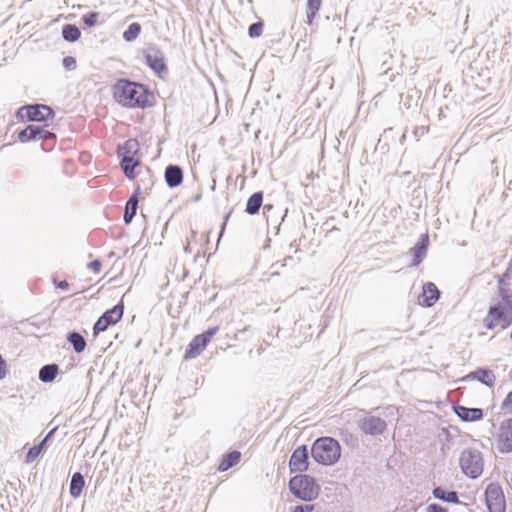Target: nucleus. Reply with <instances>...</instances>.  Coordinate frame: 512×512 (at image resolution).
<instances>
[{"instance_id": "1", "label": "nucleus", "mask_w": 512, "mask_h": 512, "mask_svg": "<svg viewBox=\"0 0 512 512\" xmlns=\"http://www.w3.org/2000/svg\"><path fill=\"white\" fill-rule=\"evenodd\" d=\"M114 98L122 106L145 108L149 106L148 90L142 84L121 79L113 87Z\"/></svg>"}, {"instance_id": "2", "label": "nucleus", "mask_w": 512, "mask_h": 512, "mask_svg": "<svg viewBox=\"0 0 512 512\" xmlns=\"http://www.w3.org/2000/svg\"><path fill=\"white\" fill-rule=\"evenodd\" d=\"M311 455L313 459L323 465L334 464L341 456V447L332 437L318 438L312 445Z\"/></svg>"}, {"instance_id": "3", "label": "nucleus", "mask_w": 512, "mask_h": 512, "mask_svg": "<svg viewBox=\"0 0 512 512\" xmlns=\"http://www.w3.org/2000/svg\"><path fill=\"white\" fill-rule=\"evenodd\" d=\"M289 490L296 498L309 502L318 497L320 487L312 476L300 474L290 479Z\"/></svg>"}, {"instance_id": "4", "label": "nucleus", "mask_w": 512, "mask_h": 512, "mask_svg": "<svg viewBox=\"0 0 512 512\" xmlns=\"http://www.w3.org/2000/svg\"><path fill=\"white\" fill-rule=\"evenodd\" d=\"M459 462L462 472L472 479L478 478L483 472V457L481 452L476 449H464Z\"/></svg>"}, {"instance_id": "5", "label": "nucleus", "mask_w": 512, "mask_h": 512, "mask_svg": "<svg viewBox=\"0 0 512 512\" xmlns=\"http://www.w3.org/2000/svg\"><path fill=\"white\" fill-rule=\"evenodd\" d=\"M17 116L22 120L46 122L48 119L53 118L54 112L45 104H34L22 106L18 110Z\"/></svg>"}, {"instance_id": "6", "label": "nucleus", "mask_w": 512, "mask_h": 512, "mask_svg": "<svg viewBox=\"0 0 512 512\" xmlns=\"http://www.w3.org/2000/svg\"><path fill=\"white\" fill-rule=\"evenodd\" d=\"M124 305L120 301L111 309L105 311L96 321L93 327L94 335L107 330L111 325L116 324L123 316Z\"/></svg>"}, {"instance_id": "7", "label": "nucleus", "mask_w": 512, "mask_h": 512, "mask_svg": "<svg viewBox=\"0 0 512 512\" xmlns=\"http://www.w3.org/2000/svg\"><path fill=\"white\" fill-rule=\"evenodd\" d=\"M483 323L484 326L489 330H493L496 327L506 329L512 324V315H509L505 311H502L491 305L486 317L483 320Z\"/></svg>"}, {"instance_id": "8", "label": "nucleus", "mask_w": 512, "mask_h": 512, "mask_svg": "<svg viewBox=\"0 0 512 512\" xmlns=\"http://www.w3.org/2000/svg\"><path fill=\"white\" fill-rule=\"evenodd\" d=\"M485 499L489 512H505V498L498 484L491 483L487 486Z\"/></svg>"}, {"instance_id": "9", "label": "nucleus", "mask_w": 512, "mask_h": 512, "mask_svg": "<svg viewBox=\"0 0 512 512\" xmlns=\"http://www.w3.org/2000/svg\"><path fill=\"white\" fill-rule=\"evenodd\" d=\"M360 430L366 435H381L387 428V423L380 417L366 415L359 421Z\"/></svg>"}, {"instance_id": "10", "label": "nucleus", "mask_w": 512, "mask_h": 512, "mask_svg": "<svg viewBox=\"0 0 512 512\" xmlns=\"http://www.w3.org/2000/svg\"><path fill=\"white\" fill-rule=\"evenodd\" d=\"M144 57L146 64L151 68L157 75H161L167 71V66L164 61L163 53L159 48L150 46L144 50Z\"/></svg>"}, {"instance_id": "11", "label": "nucleus", "mask_w": 512, "mask_h": 512, "mask_svg": "<svg viewBox=\"0 0 512 512\" xmlns=\"http://www.w3.org/2000/svg\"><path fill=\"white\" fill-rule=\"evenodd\" d=\"M308 449L302 445L296 448L289 460V469L291 473L304 472L308 469Z\"/></svg>"}, {"instance_id": "12", "label": "nucleus", "mask_w": 512, "mask_h": 512, "mask_svg": "<svg viewBox=\"0 0 512 512\" xmlns=\"http://www.w3.org/2000/svg\"><path fill=\"white\" fill-rule=\"evenodd\" d=\"M499 450L501 452H512V418L503 421L499 428L498 435Z\"/></svg>"}, {"instance_id": "13", "label": "nucleus", "mask_w": 512, "mask_h": 512, "mask_svg": "<svg viewBox=\"0 0 512 512\" xmlns=\"http://www.w3.org/2000/svg\"><path fill=\"white\" fill-rule=\"evenodd\" d=\"M440 298V291L432 282L423 285L422 294L418 298V303L423 307L433 306Z\"/></svg>"}, {"instance_id": "14", "label": "nucleus", "mask_w": 512, "mask_h": 512, "mask_svg": "<svg viewBox=\"0 0 512 512\" xmlns=\"http://www.w3.org/2000/svg\"><path fill=\"white\" fill-rule=\"evenodd\" d=\"M468 380H477L481 382L482 384L493 387L496 376L494 372L490 369L486 368H478L475 371L470 372L465 377L462 378V381H468Z\"/></svg>"}, {"instance_id": "15", "label": "nucleus", "mask_w": 512, "mask_h": 512, "mask_svg": "<svg viewBox=\"0 0 512 512\" xmlns=\"http://www.w3.org/2000/svg\"><path fill=\"white\" fill-rule=\"evenodd\" d=\"M164 178L168 187H178L183 181V170L178 165H168L165 168Z\"/></svg>"}, {"instance_id": "16", "label": "nucleus", "mask_w": 512, "mask_h": 512, "mask_svg": "<svg viewBox=\"0 0 512 512\" xmlns=\"http://www.w3.org/2000/svg\"><path fill=\"white\" fill-rule=\"evenodd\" d=\"M454 412L463 421L472 422L483 418V410L480 408H468L461 405L454 406Z\"/></svg>"}, {"instance_id": "17", "label": "nucleus", "mask_w": 512, "mask_h": 512, "mask_svg": "<svg viewBox=\"0 0 512 512\" xmlns=\"http://www.w3.org/2000/svg\"><path fill=\"white\" fill-rule=\"evenodd\" d=\"M429 244L428 234H423L415 246L411 249L413 253L412 266H418L426 256L427 248Z\"/></svg>"}, {"instance_id": "18", "label": "nucleus", "mask_w": 512, "mask_h": 512, "mask_svg": "<svg viewBox=\"0 0 512 512\" xmlns=\"http://www.w3.org/2000/svg\"><path fill=\"white\" fill-rule=\"evenodd\" d=\"M208 342L204 338V336L197 335L195 336L191 342L189 343L186 351H185V359H192L199 356L203 350L207 347Z\"/></svg>"}, {"instance_id": "19", "label": "nucleus", "mask_w": 512, "mask_h": 512, "mask_svg": "<svg viewBox=\"0 0 512 512\" xmlns=\"http://www.w3.org/2000/svg\"><path fill=\"white\" fill-rule=\"evenodd\" d=\"M43 133V127L39 125L30 124L25 129L18 133V139L21 142L39 140L40 134Z\"/></svg>"}, {"instance_id": "20", "label": "nucleus", "mask_w": 512, "mask_h": 512, "mask_svg": "<svg viewBox=\"0 0 512 512\" xmlns=\"http://www.w3.org/2000/svg\"><path fill=\"white\" fill-rule=\"evenodd\" d=\"M499 295L501 299L493 306L512 315V293L503 287H499Z\"/></svg>"}, {"instance_id": "21", "label": "nucleus", "mask_w": 512, "mask_h": 512, "mask_svg": "<svg viewBox=\"0 0 512 512\" xmlns=\"http://www.w3.org/2000/svg\"><path fill=\"white\" fill-rule=\"evenodd\" d=\"M120 166L128 179L135 178V168L139 166L140 160L137 157H120Z\"/></svg>"}, {"instance_id": "22", "label": "nucleus", "mask_w": 512, "mask_h": 512, "mask_svg": "<svg viewBox=\"0 0 512 512\" xmlns=\"http://www.w3.org/2000/svg\"><path fill=\"white\" fill-rule=\"evenodd\" d=\"M55 428L48 432V434L44 437V439L38 443L37 445H34L31 447L26 455V462L31 463L33 462L42 452L46 449V442L48 439L54 434Z\"/></svg>"}, {"instance_id": "23", "label": "nucleus", "mask_w": 512, "mask_h": 512, "mask_svg": "<svg viewBox=\"0 0 512 512\" xmlns=\"http://www.w3.org/2000/svg\"><path fill=\"white\" fill-rule=\"evenodd\" d=\"M432 494L438 500L453 504L459 503V496L456 491H447L438 486L433 489Z\"/></svg>"}, {"instance_id": "24", "label": "nucleus", "mask_w": 512, "mask_h": 512, "mask_svg": "<svg viewBox=\"0 0 512 512\" xmlns=\"http://www.w3.org/2000/svg\"><path fill=\"white\" fill-rule=\"evenodd\" d=\"M138 195L137 191L130 196L128 199L126 206H125V213H124V222L125 224H130L133 220L134 216L136 215L137 208H138Z\"/></svg>"}, {"instance_id": "25", "label": "nucleus", "mask_w": 512, "mask_h": 512, "mask_svg": "<svg viewBox=\"0 0 512 512\" xmlns=\"http://www.w3.org/2000/svg\"><path fill=\"white\" fill-rule=\"evenodd\" d=\"M85 486V479L83 475L80 472H76L72 475L71 481H70V495L76 499L78 498Z\"/></svg>"}, {"instance_id": "26", "label": "nucleus", "mask_w": 512, "mask_h": 512, "mask_svg": "<svg viewBox=\"0 0 512 512\" xmlns=\"http://www.w3.org/2000/svg\"><path fill=\"white\" fill-rule=\"evenodd\" d=\"M263 203V193L255 192L247 200L245 212L249 215L258 213Z\"/></svg>"}, {"instance_id": "27", "label": "nucleus", "mask_w": 512, "mask_h": 512, "mask_svg": "<svg viewBox=\"0 0 512 512\" xmlns=\"http://www.w3.org/2000/svg\"><path fill=\"white\" fill-rule=\"evenodd\" d=\"M58 365L57 364H47L40 368L39 370V380L43 383H50L52 382L57 374H58Z\"/></svg>"}, {"instance_id": "28", "label": "nucleus", "mask_w": 512, "mask_h": 512, "mask_svg": "<svg viewBox=\"0 0 512 512\" xmlns=\"http://www.w3.org/2000/svg\"><path fill=\"white\" fill-rule=\"evenodd\" d=\"M67 341L73 346L76 353H81L86 348V340L79 332L73 331L68 333Z\"/></svg>"}, {"instance_id": "29", "label": "nucleus", "mask_w": 512, "mask_h": 512, "mask_svg": "<svg viewBox=\"0 0 512 512\" xmlns=\"http://www.w3.org/2000/svg\"><path fill=\"white\" fill-rule=\"evenodd\" d=\"M240 457H241V453L236 450L227 453L221 460L218 469L220 471H226V470L232 468L239 462Z\"/></svg>"}, {"instance_id": "30", "label": "nucleus", "mask_w": 512, "mask_h": 512, "mask_svg": "<svg viewBox=\"0 0 512 512\" xmlns=\"http://www.w3.org/2000/svg\"><path fill=\"white\" fill-rule=\"evenodd\" d=\"M139 149V143L135 139L127 140L124 145L119 149V157H136Z\"/></svg>"}, {"instance_id": "31", "label": "nucleus", "mask_w": 512, "mask_h": 512, "mask_svg": "<svg viewBox=\"0 0 512 512\" xmlns=\"http://www.w3.org/2000/svg\"><path fill=\"white\" fill-rule=\"evenodd\" d=\"M62 36L65 41L75 42L80 38L81 31L76 25L66 24L62 28Z\"/></svg>"}, {"instance_id": "32", "label": "nucleus", "mask_w": 512, "mask_h": 512, "mask_svg": "<svg viewBox=\"0 0 512 512\" xmlns=\"http://www.w3.org/2000/svg\"><path fill=\"white\" fill-rule=\"evenodd\" d=\"M141 32V25L137 22L131 23L123 33V38L127 42L134 41Z\"/></svg>"}, {"instance_id": "33", "label": "nucleus", "mask_w": 512, "mask_h": 512, "mask_svg": "<svg viewBox=\"0 0 512 512\" xmlns=\"http://www.w3.org/2000/svg\"><path fill=\"white\" fill-rule=\"evenodd\" d=\"M322 0H308L307 1V21L309 24L312 23V20L316 16L317 12L321 7Z\"/></svg>"}, {"instance_id": "34", "label": "nucleus", "mask_w": 512, "mask_h": 512, "mask_svg": "<svg viewBox=\"0 0 512 512\" xmlns=\"http://www.w3.org/2000/svg\"><path fill=\"white\" fill-rule=\"evenodd\" d=\"M263 22L252 23L248 28V34L251 38L259 37L262 34Z\"/></svg>"}, {"instance_id": "35", "label": "nucleus", "mask_w": 512, "mask_h": 512, "mask_svg": "<svg viewBox=\"0 0 512 512\" xmlns=\"http://www.w3.org/2000/svg\"><path fill=\"white\" fill-rule=\"evenodd\" d=\"M97 19H98V13H96V12H89V13L83 15V17H82L83 22L89 27H93L96 24Z\"/></svg>"}, {"instance_id": "36", "label": "nucleus", "mask_w": 512, "mask_h": 512, "mask_svg": "<svg viewBox=\"0 0 512 512\" xmlns=\"http://www.w3.org/2000/svg\"><path fill=\"white\" fill-rule=\"evenodd\" d=\"M62 64L67 70H74L76 68V60L72 56H65L62 60Z\"/></svg>"}, {"instance_id": "37", "label": "nucleus", "mask_w": 512, "mask_h": 512, "mask_svg": "<svg viewBox=\"0 0 512 512\" xmlns=\"http://www.w3.org/2000/svg\"><path fill=\"white\" fill-rule=\"evenodd\" d=\"M501 409L504 411L512 409V391L509 392L505 399L503 400L501 404Z\"/></svg>"}, {"instance_id": "38", "label": "nucleus", "mask_w": 512, "mask_h": 512, "mask_svg": "<svg viewBox=\"0 0 512 512\" xmlns=\"http://www.w3.org/2000/svg\"><path fill=\"white\" fill-rule=\"evenodd\" d=\"M218 330H219V327L215 326V327L209 328L207 331H205L204 333H202L200 335L204 336V338L209 343L210 340L212 339V337L218 332Z\"/></svg>"}, {"instance_id": "39", "label": "nucleus", "mask_w": 512, "mask_h": 512, "mask_svg": "<svg viewBox=\"0 0 512 512\" xmlns=\"http://www.w3.org/2000/svg\"><path fill=\"white\" fill-rule=\"evenodd\" d=\"M313 510V505H297L293 508L292 512H312Z\"/></svg>"}, {"instance_id": "40", "label": "nucleus", "mask_w": 512, "mask_h": 512, "mask_svg": "<svg viewBox=\"0 0 512 512\" xmlns=\"http://www.w3.org/2000/svg\"><path fill=\"white\" fill-rule=\"evenodd\" d=\"M427 512H447V510L439 504L432 503L428 505Z\"/></svg>"}, {"instance_id": "41", "label": "nucleus", "mask_w": 512, "mask_h": 512, "mask_svg": "<svg viewBox=\"0 0 512 512\" xmlns=\"http://www.w3.org/2000/svg\"><path fill=\"white\" fill-rule=\"evenodd\" d=\"M101 266L102 264L99 260H94L88 264V268L92 270L94 273H99Z\"/></svg>"}, {"instance_id": "42", "label": "nucleus", "mask_w": 512, "mask_h": 512, "mask_svg": "<svg viewBox=\"0 0 512 512\" xmlns=\"http://www.w3.org/2000/svg\"><path fill=\"white\" fill-rule=\"evenodd\" d=\"M54 138H55V135L43 127V133L40 134L39 140H50V139H54Z\"/></svg>"}, {"instance_id": "43", "label": "nucleus", "mask_w": 512, "mask_h": 512, "mask_svg": "<svg viewBox=\"0 0 512 512\" xmlns=\"http://www.w3.org/2000/svg\"><path fill=\"white\" fill-rule=\"evenodd\" d=\"M69 286L67 281H61L57 284V287L60 289H66Z\"/></svg>"}, {"instance_id": "44", "label": "nucleus", "mask_w": 512, "mask_h": 512, "mask_svg": "<svg viewBox=\"0 0 512 512\" xmlns=\"http://www.w3.org/2000/svg\"><path fill=\"white\" fill-rule=\"evenodd\" d=\"M272 208H273V206H272V205H270V204H265V205L263 206V211H264V213H266L267 211L271 210Z\"/></svg>"}, {"instance_id": "45", "label": "nucleus", "mask_w": 512, "mask_h": 512, "mask_svg": "<svg viewBox=\"0 0 512 512\" xmlns=\"http://www.w3.org/2000/svg\"><path fill=\"white\" fill-rule=\"evenodd\" d=\"M225 226H226V222H224V223L222 224L219 239L221 238V236H222V234H223V232H224Z\"/></svg>"}]
</instances>
